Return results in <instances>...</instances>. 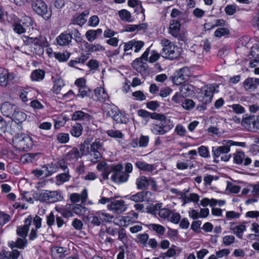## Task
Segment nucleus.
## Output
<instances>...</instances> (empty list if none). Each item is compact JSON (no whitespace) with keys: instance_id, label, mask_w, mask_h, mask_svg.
Here are the masks:
<instances>
[{"instance_id":"40","label":"nucleus","mask_w":259,"mask_h":259,"mask_svg":"<svg viewBox=\"0 0 259 259\" xmlns=\"http://www.w3.org/2000/svg\"><path fill=\"white\" fill-rule=\"evenodd\" d=\"M64 86V82L62 79L58 78L56 79L54 82V86L53 88V91L58 94H59L62 88Z\"/></svg>"},{"instance_id":"49","label":"nucleus","mask_w":259,"mask_h":259,"mask_svg":"<svg viewBox=\"0 0 259 259\" xmlns=\"http://www.w3.org/2000/svg\"><path fill=\"white\" fill-rule=\"evenodd\" d=\"M112 119L117 123H125L127 122V117L118 110L117 113L112 117Z\"/></svg>"},{"instance_id":"48","label":"nucleus","mask_w":259,"mask_h":259,"mask_svg":"<svg viewBox=\"0 0 259 259\" xmlns=\"http://www.w3.org/2000/svg\"><path fill=\"white\" fill-rule=\"evenodd\" d=\"M70 178V176L69 175L68 170L66 172L60 174L56 177L57 183L58 185L63 184L68 181Z\"/></svg>"},{"instance_id":"57","label":"nucleus","mask_w":259,"mask_h":259,"mask_svg":"<svg viewBox=\"0 0 259 259\" xmlns=\"http://www.w3.org/2000/svg\"><path fill=\"white\" fill-rule=\"evenodd\" d=\"M11 252H7L5 257L8 259H17L20 255V252L17 249H13Z\"/></svg>"},{"instance_id":"31","label":"nucleus","mask_w":259,"mask_h":259,"mask_svg":"<svg viewBox=\"0 0 259 259\" xmlns=\"http://www.w3.org/2000/svg\"><path fill=\"white\" fill-rule=\"evenodd\" d=\"M149 178L144 176H141L136 180V185L138 189L143 190L149 186Z\"/></svg>"},{"instance_id":"61","label":"nucleus","mask_w":259,"mask_h":259,"mask_svg":"<svg viewBox=\"0 0 259 259\" xmlns=\"http://www.w3.org/2000/svg\"><path fill=\"white\" fill-rule=\"evenodd\" d=\"M229 30L226 28H220L217 29L214 32V35L216 37H221L225 35L228 34Z\"/></svg>"},{"instance_id":"46","label":"nucleus","mask_w":259,"mask_h":259,"mask_svg":"<svg viewBox=\"0 0 259 259\" xmlns=\"http://www.w3.org/2000/svg\"><path fill=\"white\" fill-rule=\"evenodd\" d=\"M118 15L120 18L122 20L126 22H132L131 14L128 11L126 10H122L118 11Z\"/></svg>"},{"instance_id":"27","label":"nucleus","mask_w":259,"mask_h":259,"mask_svg":"<svg viewBox=\"0 0 259 259\" xmlns=\"http://www.w3.org/2000/svg\"><path fill=\"white\" fill-rule=\"evenodd\" d=\"M71 118L73 120H82L86 121H89L92 119L91 115L80 110L74 112L71 116Z\"/></svg>"},{"instance_id":"24","label":"nucleus","mask_w":259,"mask_h":259,"mask_svg":"<svg viewBox=\"0 0 259 259\" xmlns=\"http://www.w3.org/2000/svg\"><path fill=\"white\" fill-rule=\"evenodd\" d=\"M55 209L65 218H69L73 216L72 209V204H67L64 206L61 207H56Z\"/></svg>"},{"instance_id":"30","label":"nucleus","mask_w":259,"mask_h":259,"mask_svg":"<svg viewBox=\"0 0 259 259\" xmlns=\"http://www.w3.org/2000/svg\"><path fill=\"white\" fill-rule=\"evenodd\" d=\"M49 193V203H54L61 201L63 199V197L60 191H51L48 190Z\"/></svg>"},{"instance_id":"14","label":"nucleus","mask_w":259,"mask_h":259,"mask_svg":"<svg viewBox=\"0 0 259 259\" xmlns=\"http://www.w3.org/2000/svg\"><path fill=\"white\" fill-rule=\"evenodd\" d=\"M26 117V114L17 108V109L15 110L10 118L16 123V124L14 125L13 126L22 130V126L20 124L24 121Z\"/></svg>"},{"instance_id":"39","label":"nucleus","mask_w":259,"mask_h":259,"mask_svg":"<svg viewBox=\"0 0 259 259\" xmlns=\"http://www.w3.org/2000/svg\"><path fill=\"white\" fill-rule=\"evenodd\" d=\"M231 230L239 238L241 239L243 232L246 230V226L244 225H240L235 227L231 228Z\"/></svg>"},{"instance_id":"32","label":"nucleus","mask_w":259,"mask_h":259,"mask_svg":"<svg viewBox=\"0 0 259 259\" xmlns=\"http://www.w3.org/2000/svg\"><path fill=\"white\" fill-rule=\"evenodd\" d=\"M81 157V154L77 148H73L71 151L68 152L65 156L66 160L71 161L78 159Z\"/></svg>"},{"instance_id":"47","label":"nucleus","mask_w":259,"mask_h":259,"mask_svg":"<svg viewBox=\"0 0 259 259\" xmlns=\"http://www.w3.org/2000/svg\"><path fill=\"white\" fill-rule=\"evenodd\" d=\"M148 228L159 235H163L165 231L163 226L158 224H150L148 225Z\"/></svg>"},{"instance_id":"9","label":"nucleus","mask_w":259,"mask_h":259,"mask_svg":"<svg viewBox=\"0 0 259 259\" xmlns=\"http://www.w3.org/2000/svg\"><path fill=\"white\" fill-rule=\"evenodd\" d=\"M181 24L180 21L177 20H172L168 27V33L174 37L177 38L179 41H185L187 40L185 34L181 33Z\"/></svg>"},{"instance_id":"54","label":"nucleus","mask_w":259,"mask_h":259,"mask_svg":"<svg viewBox=\"0 0 259 259\" xmlns=\"http://www.w3.org/2000/svg\"><path fill=\"white\" fill-rule=\"evenodd\" d=\"M107 134L112 138L121 139L123 138V135L119 131H115L113 130L107 131Z\"/></svg>"},{"instance_id":"37","label":"nucleus","mask_w":259,"mask_h":259,"mask_svg":"<svg viewBox=\"0 0 259 259\" xmlns=\"http://www.w3.org/2000/svg\"><path fill=\"white\" fill-rule=\"evenodd\" d=\"M83 127L80 123H76L70 130V134L75 137H79L82 134Z\"/></svg>"},{"instance_id":"36","label":"nucleus","mask_w":259,"mask_h":259,"mask_svg":"<svg viewBox=\"0 0 259 259\" xmlns=\"http://www.w3.org/2000/svg\"><path fill=\"white\" fill-rule=\"evenodd\" d=\"M72 209L73 213H74L78 215H83L87 212V207L79 204H72Z\"/></svg>"},{"instance_id":"12","label":"nucleus","mask_w":259,"mask_h":259,"mask_svg":"<svg viewBox=\"0 0 259 259\" xmlns=\"http://www.w3.org/2000/svg\"><path fill=\"white\" fill-rule=\"evenodd\" d=\"M107 208L109 210L117 214L123 213L127 208L124 201L113 200V198L111 202L107 205Z\"/></svg>"},{"instance_id":"21","label":"nucleus","mask_w":259,"mask_h":259,"mask_svg":"<svg viewBox=\"0 0 259 259\" xmlns=\"http://www.w3.org/2000/svg\"><path fill=\"white\" fill-rule=\"evenodd\" d=\"M89 15V11L85 10L80 15L74 17L72 19L71 23L69 25V27H71L73 25H78L82 26L87 21L85 18L86 16Z\"/></svg>"},{"instance_id":"43","label":"nucleus","mask_w":259,"mask_h":259,"mask_svg":"<svg viewBox=\"0 0 259 259\" xmlns=\"http://www.w3.org/2000/svg\"><path fill=\"white\" fill-rule=\"evenodd\" d=\"M42 168L45 169V171H46V177L51 176L58 170L57 166L53 163L45 165L42 166Z\"/></svg>"},{"instance_id":"45","label":"nucleus","mask_w":259,"mask_h":259,"mask_svg":"<svg viewBox=\"0 0 259 259\" xmlns=\"http://www.w3.org/2000/svg\"><path fill=\"white\" fill-rule=\"evenodd\" d=\"M49 196L48 190H42L36 193L35 198L36 200L40 201L49 202Z\"/></svg>"},{"instance_id":"33","label":"nucleus","mask_w":259,"mask_h":259,"mask_svg":"<svg viewBox=\"0 0 259 259\" xmlns=\"http://www.w3.org/2000/svg\"><path fill=\"white\" fill-rule=\"evenodd\" d=\"M95 96L98 100L101 102H105L108 99V95L103 88H99L95 90Z\"/></svg>"},{"instance_id":"34","label":"nucleus","mask_w":259,"mask_h":259,"mask_svg":"<svg viewBox=\"0 0 259 259\" xmlns=\"http://www.w3.org/2000/svg\"><path fill=\"white\" fill-rule=\"evenodd\" d=\"M132 66L139 72H142L146 69V63L141 59L137 58L132 63Z\"/></svg>"},{"instance_id":"22","label":"nucleus","mask_w":259,"mask_h":259,"mask_svg":"<svg viewBox=\"0 0 259 259\" xmlns=\"http://www.w3.org/2000/svg\"><path fill=\"white\" fill-rule=\"evenodd\" d=\"M138 114L143 118H151L155 120H162L164 118V114L156 112L150 113L143 109H140L138 111Z\"/></svg>"},{"instance_id":"2","label":"nucleus","mask_w":259,"mask_h":259,"mask_svg":"<svg viewBox=\"0 0 259 259\" xmlns=\"http://www.w3.org/2000/svg\"><path fill=\"white\" fill-rule=\"evenodd\" d=\"M222 144L223 146L217 147H213L212 148L214 161L217 162L219 161V158H221L222 161H228L231 157V154H229L230 151V146L233 144L237 145L232 140H224Z\"/></svg>"},{"instance_id":"60","label":"nucleus","mask_w":259,"mask_h":259,"mask_svg":"<svg viewBox=\"0 0 259 259\" xmlns=\"http://www.w3.org/2000/svg\"><path fill=\"white\" fill-rule=\"evenodd\" d=\"M229 107L233 109V112L236 114H242L245 112L244 108L240 104H233L232 105H229Z\"/></svg>"},{"instance_id":"18","label":"nucleus","mask_w":259,"mask_h":259,"mask_svg":"<svg viewBox=\"0 0 259 259\" xmlns=\"http://www.w3.org/2000/svg\"><path fill=\"white\" fill-rule=\"evenodd\" d=\"M259 85V78L248 77L243 82V87L245 91L252 92Z\"/></svg>"},{"instance_id":"51","label":"nucleus","mask_w":259,"mask_h":259,"mask_svg":"<svg viewBox=\"0 0 259 259\" xmlns=\"http://www.w3.org/2000/svg\"><path fill=\"white\" fill-rule=\"evenodd\" d=\"M149 235L146 233L139 234L137 236V241L145 246L147 244Z\"/></svg>"},{"instance_id":"59","label":"nucleus","mask_w":259,"mask_h":259,"mask_svg":"<svg viewBox=\"0 0 259 259\" xmlns=\"http://www.w3.org/2000/svg\"><path fill=\"white\" fill-rule=\"evenodd\" d=\"M198 152L202 157L207 158L209 156L208 148L204 146L199 147L198 149Z\"/></svg>"},{"instance_id":"3","label":"nucleus","mask_w":259,"mask_h":259,"mask_svg":"<svg viewBox=\"0 0 259 259\" xmlns=\"http://www.w3.org/2000/svg\"><path fill=\"white\" fill-rule=\"evenodd\" d=\"M161 44L163 47L161 56L169 60L178 59L180 56V48L169 40L163 38L161 40Z\"/></svg>"},{"instance_id":"13","label":"nucleus","mask_w":259,"mask_h":259,"mask_svg":"<svg viewBox=\"0 0 259 259\" xmlns=\"http://www.w3.org/2000/svg\"><path fill=\"white\" fill-rule=\"evenodd\" d=\"M144 45V42L141 40H136L135 39L131 40L127 42L124 43L123 51L125 55H130L131 53L128 52L129 51L135 49V52H138L142 49Z\"/></svg>"},{"instance_id":"28","label":"nucleus","mask_w":259,"mask_h":259,"mask_svg":"<svg viewBox=\"0 0 259 259\" xmlns=\"http://www.w3.org/2000/svg\"><path fill=\"white\" fill-rule=\"evenodd\" d=\"M104 114L107 116L112 117L115 114L117 113L118 108L112 104H105L103 107Z\"/></svg>"},{"instance_id":"62","label":"nucleus","mask_w":259,"mask_h":259,"mask_svg":"<svg viewBox=\"0 0 259 259\" xmlns=\"http://www.w3.org/2000/svg\"><path fill=\"white\" fill-rule=\"evenodd\" d=\"M191 91L190 86L188 84H183L180 88V91L183 97L187 96Z\"/></svg>"},{"instance_id":"19","label":"nucleus","mask_w":259,"mask_h":259,"mask_svg":"<svg viewBox=\"0 0 259 259\" xmlns=\"http://www.w3.org/2000/svg\"><path fill=\"white\" fill-rule=\"evenodd\" d=\"M149 137L147 136L142 135L139 139L138 138L133 139L129 145L132 148H137L138 146L140 147H146L149 143Z\"/></svg>"},{"instance_id":"26","label":"nucleus","mask_w":259,"mask_h":259,"mask_svg":"<svg viewBox=\"0 0 259 259\" xmlns=\"http://www.w3.org/2000/svg\"><path fill=\"white\" fill-rule=\"evenodd\" d=\"M71 40L72 37L69 33H62L57 37V44L61 46L69 45Z\"/></svg>"},{"instance_id":"6","label":"nucleus","mask_w":259,"mask_h":259,"mask_svg":"<svg viewBox=\"0 0 259 259\" xmlns=\"http://www.w3.org/2000/svg\"><path fill=\"white\" fill-rule=\"evenodd\" d=\"M103 142L96 140L90 146L89 154L92 162H97L102 158L101 151L103 150Z\"/></svg>"},{"instance_id":"50","label":"nucleus","mask_w":259,"mask_h":259,"mask_svg":"<svg viewBox=\"0 0 259 259\" xmlns=\"http://www.w3.org/2000/svg\"><path fill=\"white\" fill-rule=\"evenodd\" d=\"M88 58V57L86 55H82L79 57L76 58L75 60H71L69 62V65L71 67H75V65L77 64H83ZM76 68L77 67H76Z\"/></svg>"},{"instance_id":"38","label":"nucleus","mask_w":259,"mask_h":259,"mask_svg":"<svg viewBox=\"0 0 259 259\" xmlns=\"http://www.w3.org/2000/svg\"><path fill=\"white\" fill-rule=\"evenodd\" d=\"M147 193V192L144 191L138 192L136 194L131 196L130 199L135 202H143L145 200Z\"/></svg>"},{"instance_id":"20","label":"nucleus","mask_w":259,"mask_h":259,"mask_svg":"<svg viewBox=\"0 0 259 259\" xmlns=\"http://www.w3.org/2000/svg\"><path fill=\"white\" fill-rule=\"evenodd\" d=\"M14 78L13 74H9L8 70L4 68H0V85L6 87L9 81Z\"/></svg>"},{"instance_id":"64","label":"nucleus","mask_w":259,"mask_h":259,"mask_svg":"<svg viewBox=\"0 0 259 259\" xmlns=\"http://www.w3.org/2000/svg\"><path fill=\"white\" fill-rule=\"evenodd\" d=\"M171 213V211L166 208H162L158 211V214L160 217L163 219L168 218Z\"/></svg>"},{"instance_id":"7","label":"nucleus","mask_w":259,"mask_h":259,"mask_svg":"<svg viewBox=\"0 0 259 259\" xmlns=\"http://www.w3.org/2000/svg\"><path fill=\"white\" fill-rule=\"evenodd\" d=\"M123 170V166L121 164H113V174L111 176V180L117 183L125 182L129 178V174H127Z\"/></svg>"},{"instance_id":"5","label":"nucleus","mask_w":259,"mask_h":259,"mask_svg":"<svg viewBox=\"0 0 259 259\" xmlns=\"http://www.w3.org/2000/svg\"><path fill=\"white\" fill-rule=\"evenodd\" d=\"M113 218V215L99 211L90 217V221L92 225L99 226L104 223H111Z\"/></svg>"},{"instance_id":"8","label":"nucleus","mask_w":259,"mask_h":259,"mask_svg":"<svg viewBox=\"0 0 259 259\" xmlns=\"http://www.w3.org/2000/svg\"><path fill=\"white\" fill-rule=\"evenodd\" d=\"M31 7L33 11L44 18L48 19L51 14L48 12V8L42 0H33L31 2Z\"/></svg>"},{"instance_id":"42","label":"nucleus","mask_w":259,"mask_h":259,"mask_svg":"<svg viewBox=\"0 0 259 259\" xmlns=\"http://www.w3.org/2000/svg\"><path fill=\"white\" fill-rule=\"evenodd\" d=\"M100 236L102 239L101 242L106 248H110L112 247L114 240L111 238L105 235L104 233L100 235Z\"/></svg>"},{"instance_id":"58","label":"nucleus","mask_w":259,"mask_h":259,"mask_svg":"<svg viewBox=\"0 0 259 259\" xmlns=\"http://www.w3.org/2000/svg\"><path fill=\"white\" fill-rule=\"evenodd\" d=\"M57 139L60 143L65 144L69 141V136L66 133H60L57 136Z\"/></svg>"},{"instance_id":"23","label":"nucleus","mask_w":259,"mask_h":259,"mask_svg":"<svg viewBox=\"0 0 259 259\" xmlns=\"http://www.w3.org/2000/svg\"><path fill=\"white\" fill-rule=\"evenodd\" d=\"M88 198L87 190H83L81 194L73 193L70 196V199L72 203H77L81 201L82 203H84Z\"/></svg>"},{"instance_id":"17","label":"nucleus","mask_w":259,"mask_h":259,"mask_svg":"<svg viewBox=\"0 0 259 259\" xmlns=\"http://www.w3.org/2000/svg\"><path fill=\"white\" fill-rule=\"evenodd\" d=\"M234 162L237 164H243L247 166L251 162V160L249 157H245L244 152L238 151L233 155Z\"/></svg>"},{"instance_id":"15","label":"nucleus","mask_w":259,"mask_h":259,"mask_svg":"<svg viewBox=\"0 0 259 259\" xmlns=\"http://www.w3.org/2000/svg\"><path fill=\"white\" fill-rule=\"evenodd\" d=\"M32 217L29 215L25 220V224L23 226H19L17 227L16 234L22 238H26L28 235V231L30 229V226L31 224Z\"/></svg>"},{"instance_id":"44","label":"nucleus","mask_w":259,"mask_h":259,"mask_svg":"<svg viewBox=\"0 0 259 259\" xmlns=\"http://www.w3.org/2000/svg\"><path fill=\"white\" fill-rule=\"evenodd\" d=\"M128 4L129 6L132 7H136V11L142 13L143 16H144L145 10L143 8L141 2H139L138 0H128Z\"/></svg>"},{"instance_id":"4","label":"nucleus","mask_w":259,"mask_h":259,"mask_svg":"<svg viewBox=\"0 0 259 259\" xmlns=\"http://www.w3.org/2000/svg\"><path fill=\"white\" fill-rule=\"evenodd\" d=\"M13 143L14 147L20 151H28L33 145L31 138L22 133L15 134Z\"/></svg>"},{"instance_id":"11","label":"nucleus","mask_w":259,"mask_h":259,"mask_svg":"<svg viewBox=\"0 0 259 259\" xmlns=\"http://www.w3.org/2000/svg\"><path fill=\"white\" fill-rule=\"evenodd\" d=\"M215 89L216 88L212 84L205 86L202 89L201 91L202 99L200 101L203 104H207L211 102Z\"/></svg>"},{"instance_id":"53","label":"nucleus","mask_w":259,"mask_h":259,"mask_svg":"<svg viewBox=\"0 0 259 259\" xmlns=\"http://www.w3.org/2000/svg\"><path fill=\"white\" fill-rule=\"evenodd\" d=\"M89 52L101 51L105 50L104 48L99 44H89L87 47Z\"/></svg>"},{"instance_id":"55","label":"nucleus","mask_w":259,"mask_h":259,"mask_svg":"<svg viewBox=\"0 0 259 259\" xmlns=\"http://www.w3.org/2000/svg\"><path fill=\"white\" fill-rule=\"evenodd\" d=\"M182 107L186 110H190L195 106V103L192 100L186 99L182 103Z\"/></svg>"},{"instance_id":"25","label":"nucleus","mask_w":259,"mask_h":259,"mask_svg":"<svg viewBox=\"0 0 259 259\" xmlns=\"http://www.w3.org/2000/svg\"><path fill=\"white\" fill-rule=\"evenodd\" d=\"M135 165L139 169L148 172H152L156 169L155 164H149L143 161L136 162Z\"/></svg>"},{"instance_id":"52","label":"nucleus","mask_w":259,"mask_h":259,"mask_svg":"<svg viewBox=\"0 0 259 259\" xmlns=\"http://www.w3.org/2000/svg\"><path fill=\"white\" fill-rule=\"evenodd\" d=\"M91 93V90L87 86L78 88V94L77 96H80L83 98L86 96H89Z\"/></svg>"},{"instance_id":"41","label":"nucleus","mask_w":259,"mask_h":259,"mask_svg":"<svg viewBox=\"0 0 259 259\" xmlns=\"http://www.w3.org/2000/svg\"><path fill=\"white\" fill-rule=\"evenodd\" d=\"M67 31H68V33H70V35H71L72 39L74 38V40L77 42H80L81 41L82 37L81 34L79 32L77 29H72L71 27H69Z\"/></svg>"},{"instance_id":"16","label":"nucleus","mask_w":259,"mask_h":259,"mask_svg":"<svg viewBox=\"0 0 259 259\" xmlns=\"http://www.w3.org/2000/svg\"><path fill=\"white\" fill-rule=\"evenodd\" d=\"M17 108L15 104L9 102H5L1 104L0 109L4 116L10 118Z\"/></svg>"},{"instance_id":"35","label":"nucleus","mask_w":259,"mask_h":259,"mask_svg":"<svg viewBox=\"0 0 259 259\" xmlns=\"http://www.w3.org/2000/svg\"><path fill=\"white\" fill-rule=\"evenodd\" d=\"M45 75V72L41 69L34 70L31 75V78L33 81H39L42 80Z\"/></svg>"},{"instance_id":"1","label":"nucleus","mask_w":259,"mask_h":259,"mask_svg":"<svg viewBox=\"0 0 259 259\" xmlns=\"http://www.w3.org/2000/svg\"><path fill=\"white\" fill-rule=\"evenodd\" d=\"M22 38L25 45L34 46L33 51H32V52L38 55H42L44 52V48L49 46V42L47 38L41 35L38 37H30L24 35Z\"/></svg>"},{"instance_id":"10","label":"nucleus","mask_w":259,"mask_h":259,"mask_svg":"<svg viewBox=\"0 0 259 259\" xmlns=\"http://www.w3.org/2000/svg\"><path fill=\"white\" fill-rule=\"evenodd\" d=\"M164 118L162 120H158L160 121L159 124H153L151 131L154 134L156 135H164L166 133L171 127L170 125H167V118L164 115Z\"/></svg>"},{"instance_id":"56","label":"nucleus","mask_w":259,"mask_h":259,"mask_svg":"<svg viewBox=\"0 0 259 259\" xmlns=\"http://www.w3.org/2000/svg\"><path fill=\"white\" fill-rule=\"evenodd\" d=\"M187 79V78L177 73L173 76L172 81L175 84L180 85L184 82Z\"/></svg>"},{"instance_id":"63","label":"nucleus","mask_w":259,"mask_h":259,"mask_svg":"<svg viewBox=\"0 0 259 259\" xmlns=\"http://www.w3.org/2000/svg\"><path fill=\"white\" fill-rule=\"evenodd\" d=\"M225 12L228 15H233L236 12V6L234 5H227L225 8Z\"/></svg>"},{"instance_id":"29","label":"nucleus","mask_w":259,"mask_h":259,"mask_svg":"<svg viewBox=\"0 0 259 259\" xmlns=\"http://www.w3.org/2000/svg\"><path fill=\"white\" fill-rule=\"evenodd\" d=\"M27 240L24 238H18L16 241H12L9 242V246L12 249L15 247L23 249L27 245Z\"/></svg>"}]
</instances>
